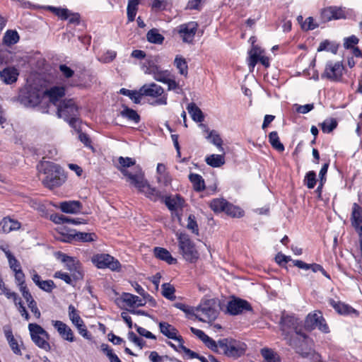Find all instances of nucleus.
Wrapping results in <instances>:
<instances>
[{
    "mask_svg": "<svg viewBox=\"0 0 362 362\" xmlns=\"http://www.w3.org/2000/svg\"><path fill=\"white\" fill-rule=\"evenodd\" d=\"M62 260L66 264V268L71 272L74 279H80L83 278V274L80 270V266L78 261L66 255H62Z\"/></svg>",
    "mask_w": 362,
    "mask_h": 362,
    "instance_id": "obj_18",
    "label": "nucleus"
},
{
    "mask_svg": "<svg viewBox=\"0 0 362 362\" xmlns=\"http://www.w3.org/2000/svg\"><path fill=\"white\" fill-rule=\"evenodd\" d=\"M194 316L199 321L211 322L215 320L218 315V310L214 300H208L195 308Z\"/></svg>",
    "mask_w": 362,
    "mask_h": 362,
    "instance_id": "obj_6",
    "label": "nucleus"
},
{
    "mask_svg": "<svg viewBox=\"0 0 362 362\" xmlns=\"http://www.w3.org/2000/svg\"><path fill=\"white\" fill-rule=\"evenodd\" d=\"M176 236L178 240L179 252L182 257L189 262H195L199 259V254L189 235L185 233L177 232Z\"/></svg>",
    "mask_w": 362,
    "mask_h": 362,
    "instance_id": "obj_4",
    "label": "nucleus"
},
{
    "mask_svg": "<svg viewBox=\"0 0 362 362\" xmlns=\"http://www.w3.org/2000/svg\"><path fill=\"white\" fill-rule=\"evenodd\" d=\"M120 93L127 95L130 98L131 100L134 101V103L138 104L141 101V98L142 95L140 93V90L139 92L135 90H130L126 88H122L119 90Z\"/></svg>",
    "mask_w": 362,
    "mask_h": 362,
    "instance_id": "obj_46",
    "label": "nucleus"
},
{
    "mask_svg": "<svg viewBox=\"0 0 362 362\" xmlns=\"http://www.w3.org/2000/svg\"><path fill=\"white\" fill-rule=\"evenodd\" d=\"M337 122L334 119H326L321 124V128L324 133H329L337 127Z\"/></svg>",
    "mask_w": 362,
    "mask_h": 362,
    "instance_id": "obj_50",
    "label": "nucleus"
},
{
    "mask_svg": "<svg viewBox=\"0 0 362 362\" xmlns=\"http://www.w3.org/2000/svg\"><path fill=\"white\" fill-rule=\"evenodd\" d=\"M320 17L322 22L344 18V11L337 7H327L321 11Z\"/></svg>",
    "mask_w": 362,
    "mask_h": 362,
    "instance_id": "obj_16",
    "label": "nucleus"
},
{
    "mask_svg": "<svg viewBox=\"0 0 362 362\" xmlns=\"http://www.w3.org/2000/svg\"><path fill=\"white\" fill-rule=\"evenodd\" d=\"M52 324L64 340L69 342L75 341L74 332L66 324L60 320H52Z\"/></svg>",
    "mask_w": 362,
    "mask_h": 362,
    "instance_id": "obj_15",
    "label": "nucleus"
},
{
    "mask_svg": "<svg viewBox=\"0 0 362 362\" xmlns=\"http://www.w3.org/2000/svg\"><path fill=\"white\" fill-rule=\"evenodd\" d=\"M43 95L49 98L53 104L56 103L65 95L64 86H53L43 92Z\"/></svg>",
    "mask_w": 362,
    "mask_h": 362,
    "instance_id": "obj_20",
    "label": "nucleus"
},
{
    "mask_svg": "<svg viewBox=\"0 0 362 362\" xmlns=\"http://www.w3.org/2000/svg\"><path fill=\"white\" fill-rule=\"evenodd\" d=\"M54 283L52 280L42 281L38 287L46 292H51L54 288Z\"/></svg>",
    "mask_w": 362,
    "mask_h": 362,
    "instance_id": "obj_61",
    "label": "nucleus"
},
{
    "mask_svg": "<svg viewBox=\"0 0 362 362\" xmlns=\"http://www.w3.org/2000/svg\"><path fill=\"white\" fill-rule=\"evenodd\" d=\"M6 257L8 259L9 266L13 272L18 270V268H21L18 261L15 258L11 252H6Z\"/></svg>",
    "mask_w": 362,
    "mask_h": 362,
    "instance_id": "obj_57",
    "label": "nucleus"
},
{
    "mask_svg": "<svg viewBox=\"0 0 362 362\" xmlns=\"http://www.w3.org/2000/svg\"><path fill=\"white\" fill-rule=\"evenodd\" d=\"M154 255L159 259L165 261L170 264H175L176 259L173 258L170 252L165 248L156 247L153 250Z\"/></svg>",
    "mask_w": 362,
    "mask_h": 362,
    "instance_id": "obj_30",
    "label": "nucleus"
},
{
    "mask_svg": "<svg viewBox=\"0 0 362 362\" xmlns=\"http://www.w3.org/2000/svg\"><path fill=\"white\" fill-rule=\"evenodd\" d=\"M93 262L98 268H109L115 271L119 269L120 263L108 254H101L94 256Z\"/></svg>",
    "mask_w": 362,
    "mask_h": 362,
    "instance_id": "obj_13",
    "label": "nucleus"
},
{
    "mask_svg": "<svg viewBox=\"0 0 362 362\" xmlns=\"http://www.w3.org/2000/svg\"><path fill=\"white\" fill-rule=\"evenodd\" d=\"M306 325L312 328H318L320 331L328 333L329 327L320 311L315 310L313 313H310L305 320Z\"/></svg>",
    "mask_w": 362,
    "mask_h": 362,
    "instance_id": "obj_11",
    "label": "nucleus"
},
{
    "mask_svg": "<svg viewBox=\"0 0 362 362\" xmlns=\"http://www.w3.org/2000/svg\"><path fill=\"white\" fill-rule=\"evenodd\" d=\"M187 228L191 230L194 234H199V228L195 220V217L193 215H189L187 218Z\"/></svg>",
    "mask_w": 362,
    "mask_h": 362,
    "instance_id": "obj_52",
    "label": "nucleus"
},
{
    "mask_svg": "<svg viewBox=\"0 0 362 362\" xmlns=\"http://www.w3.org/2000/svg\"><path fill=\"white\" fill-rule=\"evenodd\" d=\"M228 202L223 198L214 199L209 204V206L215 213L225 212L228 206Z\"/></svg>",
    "mask_w": 362,
    "mask_h": 362,
    "instance_id": "obj_34",
    "label": "nucleus"
},
{
    "mask_svg": "<svg viewBox=\"0 0 362 362\" xmlns=\"http://www.w3.org/2000/svg\"><path fill=\"white\" fill-rule=\"evenodd\" d=\"M38 177L43 185L49 189L61 186L66 180V175L62 168L49 161L42 162L37 166Z\"/></svg>",
    "mask_w": 362,
    "mask_h": 362,
    "instance_id": "obj_1",
    "label": "nucleus"
},
{
    "mask_svg": "<svg viewBox=\"0 0 362 362\" xmlns=\"http://www.w3.org/2000/svg\"><path fill=\"white\" fill-rule=\"evenodd\" d=\"M57 116L76 129L78 123V110L71 99L64 100L57 105Z\"/></svg>",
    "mask_w": 362,
    "mask_h": 362,
    "instance_id": "obj_3",
    "label": "nucleus"
},
{
    "mask_svg": "<svg viewBox=\"0 0 362 362\" xmlns=\"http://www.w3.org/2000/svg\"><path fill=\"white\" fill-rule=\"evenodd\" d=\"M344 66L340 62H328L326 64L322 77L327 78L331 81H339L343 72Z\"/></svg>",
    "mask_w": 362,
    "mask_h": 362,
    "instance_id": "obj_12",
    "label": "nucleus"
},
{
    "mask_svg": "<svg viewBox=\"0 0 362 362\" xmlns=\"http://www.w3.org/2000/svg\"><path fill=\"white\" fill-rule=\"evenodd\" d=\"M299 324V320L293 315L283 313L281 317L279 323L280 329L282 332V334L284 335V339L288 340V345L293 347H295L296 344L291 339H288V335L293 331H295L297 334L300 335L303 338L306 337L305 334L298 331Z\"/></svg>",
    "mask_w": 362,
    "mask_h": 362,
    "instance_id": "obj_5",
    "label": "nucleus"
},
{
    "mask_svg": "<svg viewBox=\"0 0 362 362\" xmlns=\"http://www.w3.org/2000/svg\"><path fill=\"white\" fill-rule=\"evenodd\" d=\"M187 110L194 122H202L204 120V117L203 112L195 103H191L188 104Z\"/></svg>",
    "mask_w": 362,
    "mask_h": 362,
    "instance_id": "obj_31",
    "label": "nucleus"
},
{
    "mask_svg": "<svg viewBox=\"0 0 362 362\" xmlns=\"http://www.w3.org/2000/svg\"><path fill=\"white\" fill-rule=\"evenodd\" d=\"M4 332L13 352L15 354L21 355V351L16 339L14 338L11 327L9 325H5L4 327Z\"/></svg>",
    "mask_w": 362,
    "mask_h": 362,
    "instance_id": "obj_27",
    "label": "nucleus"
},
{
    "mask_svg": "<svg viewBox=\"0 0 362 362\" xmlns=\"http://www.w3.org/2000/svg\"><path fill=\"white\" fill-rule=\"evenodd\" d=\"M58 235L57 238L62 242L71 243L75 240L76 231L66 228L64 226H59L57 228Z\"/></svg>",
    "mask_w": 362,
    "mask_h": 362,
    "instance_id": "obj_23",
    "label": "nucleus"
},
{
    "mask_svg": "<svg viewBox=\"0 0 362 362\" xmlns=\"http://www.w3.org/2000/svg\"><path fill=\"white\" fill-rule=\"evenodd\" d=\"M198 28V24L194 21L180 25L178 29V33L184 42H192Z\"/></svg>",
    "mask_w": 362,
    "mask_h": 362,
    "instance_id": "obj_14",
    "label": "nucleus"
},
{
    "mask_svg": "<svg viewBox=\"0 0 362 362\" xmlns=\"http://www.w3.org/2000/svg\"><path fill=\"white\" fill-rule=\"evenodd\" d=\"M119 300V299H117ZM127 306L131 308L140 307L145 305V299H141L139 297L129 293H123L119 298Z\"/></svg>",
    "mask_w": 362,
    "mask_h": 362,
    "instance_id": "obj_22",
    "label": "nucleus"
},
{
    "mask_svg": "<svg viewBox=\"0 0 362 362\" xmlns=\"http://www.w3.org/2000/svg\"><path fill=\"white\" fill-rule=\"evenodd\" d=\"M95 235L94 233L76 232L75 240H81L83 242H91L94 240Z\"/></svg>",
    "mask_w": 362,
    "mask_h": 362,
    "instance_id": "obj_54",
    "label": "nucleus"
},
{
    "mask_svg": "<svg viewBox=\"0 0 362 362\" xmlns=\"http://www.w3.org/2000/svg\"><path fill=\"white\" fill-rule=\"evenodd\" d=\"M163 200L167 207L171 211L177 210V208L182 205L183 202V199L180 196L175 197H163Z\"/></svg>",
    "mask_w": 362,
    "mask_h": 362,
    "instance_id": "obj_33",
    "label": "nucleus"
},
{
    "mask_svg": "<svg viewBox=\"0 0 362 362\" xmlns=\"http://www.w3.org/2000/svg\"><path fill=\"white\" fill-rule=\"evenodd\" d=\"M59 208L66 214H77L81 211L82 204L79 201H65L60 203Z\"/></svg>",
    "mask_w": 362,
    "mask_h": 362,
    "instance_id": "obj_26",
    "label": "nucleus"
},
{
    "mask_svg": "<svg viewBox=\"0 0 362 362\" xmlns=\"http://www.w3.org/2000/svg\"><path fill=\"white\" fill-rule=\"evenodd\" d=\"M189 180L193 185V188L197 192L203 191L205 189V182L203 177L196 173H190L189 175Z\"/></svg>",
    "mask_w": 362,
    "mask_h": 362,
    "instance_id": "obj_32",
    "label": "nucleus"
},
{
    "mask_svg": "<svg viewBox=\"0 0 362 362\" xmlns=\"http://www.w3.org/2000/svg\"><path fill=\"white\" fill-rule=\"evenodd\" d=\"M161 287L162 294L164 297L170 300L175 299V296H174V293L175 290L172 285L168 283H165L161 286Z\"/></svg>",
    "mask_w": 362,
    "mask_h": 362,
    "instance_id": "obj_49",
    "label": "nucleus"
},
{
    "mask_svg": "<svg viewBox=\"0 0 362 362\" xmlns=\"http://www.w3.org/2000/svg\"><path fill=\"white\" fill-rule=\"evenodd\" d=\"M19 290L21 292L22 296L24 298V299L27 301L28 305L29 303H30L31 302L35 301V300L33 299L31 293H30V291L28 289L26 286H23L20 287Z\"/></svg>",
    "mask_w": 362,
    "mask_h": 362,
    "instance_id": "obj_64",
    "label": "nucleus"
},
{
    "mask_svg": "<svg viewBox=\"0 0 362 362\" xmlns=\"http://www.w3.org/2000/svg\"><path fill=\"white\" fill-rule=\"evenodd\" d=\"M248 65L251 70H253L255 65L259 62V59L264 54V50L257 45H252L248 52Z\"/></svg>",
    "mask_w": 362,
    "mask_h": 362,
    "instance_id": "obj_29",
    "label": "nucleus"
},
{
    "mask_svg": "<svg viewBox=\"0 0 362 362\" xmlns=\"http://www.w3.org/2000/svg\"><path fill=\"white\" fill-rule=\"evenodd\" d=\"M121 173L127 177V180L137 188L139 191H142L147 184L144 179V173L139 167H136L134 172H130L127 169H121Z\"/></svg>",
    "mask_w": 362,
    "mask_h": 362,
    "instance_id": "obj_10",
    "label": "nucleus"
},
{
    "mask_svg": "<svg viewBox=\"0 0 362 362\" xmlns=\"http://www.w3.org/2000/svg\"><path fill=\"white\" fill-rule=\"evenodd\" d=\"M69 317L75 327L83 323V320L79 316L78 311L73 305L69 306Z\"/></svg>",
    "mask_w": 362,
    "mask_h": 362,
    "instance_id": "obj_42",
    "label": "nucleus"
},
{
    "mask_svg": "<svg viewBox=\"0 0 362 362\" xmlns=\"http://www.w3.org/2000/svg\"><path fill=\"white\" fill-rule=\"evenodd\" d=\"M144 74L152 75L153 78L159 82L164 81L165 76L170 75V71L163 70L157 64V61L148 59L142 66Z\"/></svg>",
    "mask_w": 362,
    "mask_h": 362,
    "instance_id": "obj_9",
    "label": "nucleus"
},
{
    "mask_svg": "<svg viewBox=\"0 0 362 362\" xmlns=\"http://www.w3.org/2000/svg\"><path fill=\"white\" fill-rule=\"evenodd\" d=\"M206 163L213 167L219 168L225 163L224 156L223 155L212 154L205 158Z\"/></svg>",
    "mask_w": 362,
    "mask_h": 362,
    "instance_id": "obj_36",
    "label": "nucleus"
},
{
    "mask_svg": "<svg viewBox=\"0 0 362 362\" xmlns=\"http://www.w3.org/2000/svg\"><path fill=\"white\" fill-rule=\"evenodd\" d=\"M128 339L131 341L134 342L136 346H139L140 349H142L144 346L145 341L140 337H137L133 332H129L128 333Z\"/></svg>",
    "mask_w": 362,
    "mask_h": 362,
    "instance_id": "obj_59",
    "label": "nucleus"
},
{
    "mask_svg": "<svg viewBox=\"0 0 362 362\" xmlns=\"http://www.w3.org/2000/svg\"><path fill=\"white\" fill-rule=\"evenodd\" d=\"M160 332L169 339L177 340L179 343L182 342L183 339L180 335H177L178 331L173 325L165 322L159 323Z\"/></svg>",
    "mask_w": 362,
    "mask_h": 362,
    "instance_id": "obj_19",
    "label": "nucleus"
},
{
    "mask_svg": "<svg viewBox=\"0 0 362 362\" xmlns=\"http://www.w3.org/2000/svg\"><path fill=\"white\" fill-rule=\"evenodd\" d=\"M117 53L113 50H107L103 55L100 58V61L103 63H109L114 60L116 57Z\"/></svg>",
    "mask_w": 362,
    "mask_h": 362,
    "instance_id": "obj_58",
    "label": "nucleus"
},
{
    "mask_svg": "<svg viewBox=\"0 0 362 362\" xmlns=\"http://www.w3.org/2000/svg\"><path fill=\"white\" fill-rule=\"evenodd\" d=\"M137 11H138V6H132V5H129V4L127 5V14L128 21L132 22L134 21Z\"/></svg>",
    "mask_w": 362,
    "mask_h": 362,
    "instance_id": "obj_63",
    "label": "nucleus"
},
{
    "mask_svg": "<svg viewBox=\"0 0 362 362\" xmlns=\"http://www.w3.org/2000/svg\"><path fill=\"white\" fill-rule=\"evenodd\" d=\"M190 330L194 334L199 338L209 349L212 351H217L216 341L210 338L203 331L194 327H191Z\"/></svg>",
    "mask_w": 362,
    "mask_h": 362,
    "instance_id": "obj_28",
    "label": "nucleus"
},
{
    "mask_svg": "<svg viewBox=\"0 0 362 362\" xmlns=\"http://www.w3.org/2000/svg\"><path fill=\"white\" fill-rule=\"evenodd\" d=\"M121 115L124 117L127 118L129 120L134 121L135 123H138L140 120V117L137 112L127 107H124L121 111Z\"/></svg>",
    "mask_w": 362,
    "mask_h": 362,
    "instance_id": "obj_44",
    "label": "nucleus"
},
{
    "mask_svg": "<svg viewBox=\"0 0 362 362\" xmlns=\"http://www.w3.org/2000/svg\"><path fill=\"white\" fill-rule=\"evenodd\" d=\"M251 306L249 303L245 300L238 299L231 300L228 303L227 310L231 315H238L245 310H250Z\"/></svg>",
    "mask_w": 362,
    "mask_h": 362,
    "instance_id": "obj_17",
    "label": "nucleus"
},
{
    "mask_svg": "<svg viewBox=\"0 0 362 362\" xmlns=\"http://www.w3.org/2000/svg\"><path fill=\"white\" fill-rule=\"evenodd\" d=\"M19 40V35L16 30H7L4 36V42L6 45H11Z\"/></svg>",
    "mask_w": 362,
    "mask_h": 362,
    "instance_id": "obj_43",
    "label": "nucleus"
},
{
    "mask_svg": "<svg viewBox=\"0 0 362 362\" xmlns=\"http://www.w3.org/2000/svg\"><path fill=\"white\" fill-rule=\"evenodd\" d=\"M174 64L178 69L179 73L185 76L188 74V66L185 59L181 56H176L174 60Z\"/></svg>",
    "mask_w": 362,
    "mask_h": 362,
    "instance_id": "obj_39",
    "label": "nucleus"
},
{
    "mask_svg": "<svg viewBox=\"0 0 362 362\" xmlns=\"http://www.w3.org/2000/svg\"><path fill=\"white\" fill-rule=\"evenodd\" d=\"M318 27V25L314 22L313 17L307 18L303 23H302L301 28L303 30H311Z\"/></svg>",
    "mask_w": 362,
    "mask_h": 362,
    "instance_id": "obj_56",
    "label": "nucleus"
},
{
    "mask_svg": "<svg viewBox=\"0 0 362 362\" xmlns=\"http://www.w3.org/2000/svg\"><path fill=\"white\" fill-rule=\"evenodd\" d=\"M140 93L142 96L158 98L152 103L154 105H165L167 104L168 96L164 93L163 88L155 83L144 84L140 88Z\"/></svg>",
    "mask_w": 362,
    "mask_h": 362,
    "instance_id": "obj_7",
    "label": "nucleus"
},
{
    "mask_svg": "<svg viewBox=\"0 0 362 362\" xmlns=\"http://www.w3.org/2000/svg\"><path fill=\"white\" fill-rule=\"evenodd\" d=\"M43 93L38 90H31L23 98L24 103L30 107H35L40 103Z\"/></svg>",
    "mask_w": 362,
    "mask_h": 362,
    "instance_id": "obj_25",
    "label": "nucleus"
},
{
    "mask_svg": "<svg viewBox=\"0 0 362 362\" xmlns=\"http://www.w3.org/2000/svg\"><path fill=\"white\" fill-rule=\"evenodd\" d=\"M148 358L151 362H165L168 359L167 356H160L156 351H151L149 354Z\"/></svg>",
    "mask_w": 362,
    "mask_h": 362,
    "instance_id": "obj_62",
    "label": "nucleus"
},
{
    "mask_svg": "<svg viewBox=\"0 0 362 362\" xmlns=\"http://www.w3.org/2000/svg\"><path fill=\"white\" fill-rule=\"evenodd\" d=\"M261 354L264 358V362H281L279 356L270 349H262Z\"/></svg>",
    "mask_w": 362,
    "mask_h": 362,
    "instance_id": "obj_40",
    "label": "nucleus"
},
{
    "mask_svg": "<svg viewBox=\"0 0 362 362\" xmlns=\"http://www.w3.org/2000/svg\"><path fill=\"white\" fill-rule=\"evenodd\" d=\"M146 39L151 43L161 45L165 38L160 33H159L158 29L153 28L147 33Z\"/></svg>",
    "mask_w": 362,
    "mask_h": 362,
    "instance_id": "obj_35",
    "label": "nucleus"
},
{
    "mask_svg": "<svg viewBox=\"0 0 362 362\" xmlns=\"http://www.w3.org/2000/svg\"><path fill=\"white\" fill-rule=\"evenodd\" d=\"M269 141L276 150L279 152H282L284 151V146L279 141V135L276 132H272L269 134Z\"/></svg>",
    "mask_w": 362,
    "mask_h": 362,
    "instance_id": "obj_41",
    "label": "nucleus"
},
{
    "mask_svg": "<svg viewBox=\"0 0 362 362\" xmlns=\"http://www.w3.org/2000/svg\"><path fill=\"white\" fill-rule=\"evenodd\" d=\"M226 214L232 216V217H241L243 216V211L230 203H228V206L225 211Z\"/></svg>",
    "mask_w": 362,
    "mask_h": 362,
    "instance_id": "obj_48",
    "label": "nucleus"
},
{
    "mask_svg": "<svg viewBox=\"0 0 362 362\" xmlns=\"http://www.w3.org/2000/svg\"><path fill=\"white\" fill-rule=\"evenodd\" d=\"M329 302L336 311L340 314H349L354 312V310L351 307L343 303L337 302L333 299H330Z\"/></svg>",
    "mask_w": 362,
    "mask_h": 362,
    "instance_id": "obj_37",
    "label": "nucleus"
},
{
    "mask_svg": "<svg viewBox=\"0 0 362 362\" xmlns=\"http://www.w3.org/2000/svg\"><path fill=\"white\" fill-rule=\"evenodd\" d=\"M18 71L14 67H6L0 72L1 79L6 84L16 82L18 76Z\"/></svg>",
    "mask_w": 362,
    "mask_h": 362,
    "instance_id": "obj_24",
    "label": "nucleus"
},
{
    "mask_svg": "<svg viewBox=\"0 0 362 362\" xmlns=\"http://www.w3.org/2000/svg\"><path fill=\"white\" fill-rule=\"evenodd\" d=\"M206 139L210 140V141L213 144L219 148V151L223 154L224 153V150H223V148L222 147L223 141H222L221 138L220 137V136L215 131L210 132V133L207 136Z\"/></svg>",
    "mask_w": 362,
    "mask_h": 362,
    "instance_id": "obj_45",
    "label": "nucleus"
},
{
    "mask_svg": "<svg viewBox=\"0 0 362 362\" xmlns=\"http://www.w3.org/2000/svg\"><path fill=\"white\" fill-rule=\"evenodd\" d=\"M141 192H144L151 200L157 201L158 199H163V197H162L160 192L156 188L151 187L148 183Z\"/></svg>",
    "mask_w": 362,
    "mask_h": 362,
    "instance_id": "obj_38",
    "label": "nucleus"
},
{
    "mask_svg": "<svg viewBox=\"0 0 362 362\" xmlns=\"http://www.w3.org/2000/svg\"><path fill=\"white\" fill-rule=\"evenodd\" d=\"M119 163L121 165V169H126L130 166H132L135 164V160H132L131 158L127 157L124 158L120 156L118 159Z\"/></svg>",
    "mask_w": 362,
    "mask_h": 362,
    "instance_id": "obj_60",
    "label": "nucleus"
},
{
    "mask_svg": "<svg viewBox=\"0 0 362 362\" xmlns=\"http://www.w3.org/2000/svg\"><path fill=\"white\" fill-rule=\"evenodd\" d=\"M216 346L217 351H214V352L233 358L244 355L247 349V345L244 342L232 338L220 339L216 342Z\"/></svg>",
    "mask_w": 362,
    "mask_h": 362,
    "instance_id": "obj_2",
    "label": "nucleus"
},
{
    "mask_svg": "<svg viewBox=\"0 0 362 362\" xmlns=\"http://www.w3.org/2000/svg\"><path fill=\"white\" fill-rule=\"evenodd\" d=\"M28 329L31 339L36 346L45 351L50 349V345L47 340L49 339V334L39 325L30 323Z\"/></svg>",
    "mask_w": 362,
    "mask_h": 362,
    "instance_id": "obj_8",
    "label": "nucleus"
},
{
    "mask_svg": "<svg viewBox=\"0 0 362 362\" xmlns=\"http://www.w3.org/2000/svg\"><path fill=\"white\" fill-rule=\"evenodd\" d=\"M21 226L20 222L16 219H13L8 216L4 217L0 221V233H8L11 231L18 230Z\"/></svg>",
    "mask_w": 362,
    "mask_h": 362,
    "instance_id": "obj_21",
    "label": "nucleus"
},
{
    "mask_svg": "<svg viewBox=\"0 0 362 362\" xmlns=\"http://www.w3.org/2000/svg\"><path fill=\"white\" fill-rule=\"evenodd\" d=\"M59 69L62 74V76L66 79H69L74 76V71L66 64H60Z\"/></svg>",
    "mask_w": 362,
    "mask_h": 362,
    "instance_id": "obj_55",
    "label": "nucleus"
},
{
    "mask_svg": "<svg viewBox=\"0 0 362 362\" xmlns=\"http://www.w3.org/2000/svg\"><path fill=\"white\" fill-rule=\"evenodd\" d=\"M46 9L52 11L53 13H54L56 16H57L62 20L66 19L67 15L69 14V9L65 8L48 6L46 7Z\"/></svg>",
    "mask_w": 362,
    "mask_h": 362,
    "instance_id": "obj_47",
    "label": "nucleus"
},
{
    "mask_svg": "<svg viewBox=\"0 0 362 362\" xmlns=\"http://www.w3.org/2000/svg\"><path fill=\"white\" fill-rule=\"evenodd\" d=\"M0 288L1 289L2 293L6 296V298L8 299H13L16 305H17V303H18L19 300H21V298L18 297L17 293L6 288L4 284H1V288Z\"/></svg>",
    "mask_w": 362,
    "mask_h": 362,
    "instance_id": "obj_53",
    "label": "nucleus"
},
{
    "mask_svg": "<svg viewBox=\"0 0 362 362\" xmlns=\"http://www.w3.org/2000/svg\"><path fill=\"white\" fill-rule=\"evenodd\" d=\"M305 184L309 189H313L316 184V174L314 171H309L305 177Z\"/></svg>",
    "mask_w": 362,
    "mask_h": 362,
    "instance_id": "obj_51",
    "label": "nucleus"
}]
</instances>
